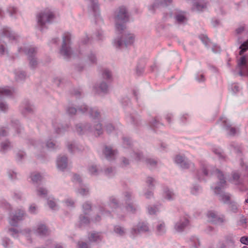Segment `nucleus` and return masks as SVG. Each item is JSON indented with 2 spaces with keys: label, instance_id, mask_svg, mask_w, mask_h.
I'll return each mask as SVG.
<instances>
[{
  "label": "nucleus",
  "instance_id": "f257e3e1",
  "mask_svg": "<svg viewBox=\"0 0 248 248\" xmlns=\"http://www.w3.org/2000/svg\"><path fill=\"white\" fill-rule=\"evenodd\" d=\"M209 171L211 174L217 176L219 182L215 186H212L211 188L213 189L215 194L218 195L219 200L225 204H229L231 202V195L228 193H225L223 189L226 187V182L225 178L218 169L213 168L211 166L205 163L201 165V170L197 172V178L200 181L205 180V177L208 176Z\"/></svg>",
  "mask_w": 248,
  "mask_h": 248
},
{
  "label": "nucleus",
  "instance_id": "f03ea898",
  "mask_svg": "<svg viewBox=\"0 0 248 248\" xmlns=\"http://www.w3.org/2000/svg\"><path fill=\"white\" fill-rule=\"evenodd\" d=\"M78 110L82 113L88 114L94 121V123L100 122L101 115L97 108H91L89 109L85 105H81ZM76 131L78 134H84L89 133H93L95 136H99L102 134L103 130L102 124L100 123L94 124L92 126L89 124H79L76 126Z\"/></svg>",
  "mask_w": 248,
  "mask_h": 248
},
{
  "label": "nucleus",
  "instance_id": "7ed1b4c3",
  "mask_svg": "<svg viewBox=\"0 0 248 248\" xmlns=\"http://www.w3.org/2000/svg\"><path fill=\"white\" fill-rule=\"evenodd\" d=\"M98 212L102 216L111 217L117 214L120 210V204L118 199L113 196L109 197L106 202H101L96 207Z\"/></svg>",
  "mask_w": 248,
  "mask_h": 248
},
{
  "label": "nucleus",
  "instance_id": "20e7f679",
  "mask_svg": "<svg viewBox=\"0 0 248 248\" xmlns=\"http://www.w3.org/2000/svg\"><path fill=\"white\" fill-rule=\"evenodd\" d=\"M0 34L1 36V39L0 40V54L1 56L7 55L8 54L7 45L4 41H2L3 38H6L11 41L12 43L15 44L21 42L23 40L20 36L16 33L12 32L7 27L0 28Z\"/></svg>",
  "mask_w": 248,
  "mask_h": 248
},
{
  "label": "nucleus",
  "instance_id": "39448f33",
  "mask_svg": "<svg viewBox=\"0 0 248 248\" xmlns=\"http://www.w3.org/2000/svg\"><path fill=\"white\" fill-rule=\"evenodd\" d=\"M114 19L116 30L121 31L125 28V23L129 20L127 11L124 6L120 7L114 12Z\"/></svg>",
  "mask_w": 248,
  "mask_h": 248
},
{
  "label": "nucleus",
  "instance_id": "423d86ee",
  "mask_svg": "<svg viewBox=\"0 0 248 248\" xmlns=\"http://www.w3.org/2000/svg\"><path fill=\"white\" fill-rule=\"evenodd\" d=\"M18 51L23 52L28 55L30 61V66L31 68H34L38 64V62L35 57L37 51V48L28 44H23V46L18 47Z\"/></svg>",
  "mask_w": 248,
  "mask_h": 248
},
{
  "label": "nucleus",
  "instance_id": "0eeeda50",
  "mask_svg": "<svg viewBox=\"0 0 248 248\" xmlns=\"http://www.w3.org/2000/svg\"><path fill=\"white\" fill-rule=\"evenodd\" d=\"M52 126L54 128L55 133L50 136V139L48 140L46 142V146L50 149H55L56 148L55 143L52 140V139L57 138L58 135H60L66 130L68 126H63L60 124L57 120L52 121Z\"/></svg>",
  "mask_w": 248,
  "mask_h": 248
},
{
  "label": "nucleus",
  "instance_id": "6e6552de",
  "mask_svg": "<svg viewBox=\"0 0 248 248\" xmlns=\"http://www.w3.org/2000/svg\"><path fill=\"white\" fill-rule=\"evenodd\" d=\"M71 35L69 32L64 33L62 37V43L60 50V53L64 58H68L73 54V51L70 46Z\"/></svg>",
  "mask_w": 248,
  "mask_h": 248
},
{
  "label": "nucleus",
  "instance_id": "1a4fd4ad",
  "mask_svg": "<svg viewBox=\"0 0 248 248\" xmlns=\"http://www.w3.org/2000/svg\"><path fill=\"white\" fill-rule=\"evenodd\" d=\"M235 74L240 76H248V64L246 56H242L237 59V64L234 72Z\"/></svg>",
  "mask_w": 248,
  "mask_h": 248
},
{
  "label": "nucleus",
  "instance_id": "9d476101",
  "mask_svg": "<svg viewBox=\"0 0 248 248\" xmlns=\"http://www.w3.org/2000/svg\"><path fill=\"white\" fill-rule=\"evenodd\" d=\"M54 18V14L50 10L46 9L44 11L40 13L37 16V23L40 26V30H42L43 26L46 24L49 23Z\"/></svg>",
  "mask_w": 248,
  "mask_h": 248
},
{
  "label": "nucleus",
  "instance_id": "9b49d317",
  "mask_svg": "<svg viewBox=\"0 0 248 248\" xmlns=\"http://www.w3.org/2000/svg\"><path fill=\"white\" fill-rule=\"evenodd\" d=\"M9 129L11 131H14L17 134H19L22 131L23 127L18 120L12 121L11 124L8 127H3L0 129V137L7 136L9 133Z\"/></svg>",
  "mask_w": 248,
  "mask_h": 248
},
{
  "label": "nucleus",
  "instance_id": "f8f14e48",
  "mask_svg": "<svg viewBox=\"0 0 248 248\" xmlns=\"http://www.w3.org/2000/svg\"><path fill=\"white\" fill-rule=\"evenodd\" d=\"M150 231L149 226L147 222L140 221L134 225L130 230V235L134 238L142 232H148Z\"/></svg>",
  "mask_w": 248,
  "mask_h": 248
},
{
  "label": "nucleus",
  "instance_id": "ddd939ff",
  "mask_svg": "<svg viewBox=\"0 0 248 248\" xmlns=\"http://www.w3.org/2000/svg\"><path fill=\"white\" fill-rule=\"evenodd\" d=\"M135 41V35L131 33H124L122 38L114 40V45L117 47H121L123 46H127L132 45Z\"/></svg>",
  "mask_w": 248,
  "mask_h": 248
},
{
  "label": "nucleus",
  "instance_id": "4468645a",
  "mask_svg": "<svg viewBox=\"0 0 248 248\" xmlns=\"http://www.w3.org/2000/svg\"><path fill=\"white\" fill-rule=\"evenodd\" d=\"M130 157L131 159H134L137 161H144L147 164V165L152 169L155 167L156 165L157 164V161L154 159L148 158L145 159L141 154L139 151L135 152L132 151L130 153Z\"/></svg>",
  "mask_w": 248,
  "mask_h": 248
},
{
  "label": "nucleus",
  "instance_id": "2eb2a0df",
  "mask_svg": "<svg viewBox=\"0 0 248 248\" xmlns=\"http://www.w3.org/2000/svg\"><path fill=\"white\" fill-rule=\"evenodd\" d=\"M8 232L14 238H17L22 236L25 237L30 242H31V236L32 231L30 229H25L19 232L16 229L11 228L9 229Z\"/></svg>",
  "mask_w": 248,
  "mask_h": 248
},
{
  "label": "nucleus",
  "instance_id": "dca6fc26",
  "mask_svg": "<svg viewBox=\"0 0 248 248\" xmlns=\"http://www.w3.org/2000/svg\"><path fill=\"white\" fill-rule=\"evenodd\" d=\"M26 214L25 211L22 209L16 210L15 213L11 214L9 217V223L11 225L16 226L18 222L23 220Z\"/></svg>",
  "mask_w": 248,
  "mask_h": 248
},
{
  "label": "nucleus",
  "instance_id": "f3484780",
  "mask_svg": "<svg viewBox=\"0 0 248 248\" xmlns=\"http://www.w3.org/2000/svg\"><path fill=\"white\" fill-rule=\"evenodd\" d=\"M174 161L182 169H188L194 167V164L184 156L177 155Z\"/></svg>",
  "mask_w": 248,
  "mask_h": 248
},
{
  "label": "nucleus",
  "instance_id": "a211bd4d",
  "mask_svg": "<svg viewBox=\"0 0 248 248\" xmlns=\"http://www.w3.org/2000/svg\"><path fill=\"white\" fill-rule=\"evenodd\" d=\"M208 220L214 224H220L224 222L225 220L224 216L218 214L214 210H209L206 214Z\"/></svg>",
  "mask_w": 248,
  "mask_h": 248
},
{
  "label": "nucleus",
  "instance_id": "6ab92c4d",
  "mask_svg": "<svg viewBox=\"0 0 248 248\" xmlns=\"http://www.w3.org/2000/svg\"><path fill=\"white\" fill-rule=\"evenodd\" d=\"M189 223L188 217L185 215L181 217L174 224V229L177 232H181L188 225Z\"/></svg>",
  "mask_w": 248,
  "mask_h": 248
},
{
  "label": "nucleus",
  "instance_id": "aec40b11",
  "mask_svg": "<svg viewBox=\"0 0 248 248\" xmlns=\"http://www.w3.org/2000/svg\"><path fill=\"white\" fill-rule=\"evenodd\" d=\"M89 215H85L81 214L79 217V224L80 227L88 225L91 221L93 222H98L101 219V217L100 215H96L91 219L90 218Z\"/></svg>",
  "mask_w": 248,
  "mask_h": 248
},
{
  "label": "nucleus",
  "instance_id": "412c9836",
  "mask_svg": "<svg viewBox=\"0 0 248 248\" xmlns=\"http://www.w3.org/2000/svg\"><path fill=\"white\" fill-rule=\"evenodd\" d=\"M33 232L39 236H46L49 234V231L43 223H38L33 229Z\"/></svg>",
  "mask_w": 248,
  "mask_h": 248
},
{
  "label": "nucleus",
  "instance_id": "4be33fe9",
  "mask_svg": "<svg viewBox=\"0 0 248 248\" xmlns=\"http://www.w3.org/2000/svg\"><path fill=\"white\" fill-rule=\"evenodd\" d=\"M219 122L220 124L224 127L227 131L228 134L231 136L235 135L238 129L232 127L229 124L228 119L225 117H222L220 118Z\"/></svg>",
  "mask_w": 248,
  "mask_h": 248
},
{
  "label": "nucleus",
  "instance_id": "5701e85b",
  "mask_svg": "<svg viewBox=\"0 0 248 248\" xmlns=\"http://www.w3.org/2000/svg\"><path fill=\"white\" fill-rule=\"evenodd\" d=\"M162 196L164 200L172 201L176 199L177 194L172 189L170 188L168 186H164L162 188Z\"/></svg>",
  "mask_w": 248,
  "mask_h": 248
},
{
  "label": "nucleus",
  "instance_id": "b1692460",
  "mask_svg": "<svg viewBox=\"0 0 248 248\" xmlns=\"http://www.w3.org/2000/svg\"><path fill=\"white\" fill-rule=\"evenodd\" d=\"M57 169L61 171H64L68 166V158L65 155H59L56 160Z\"/></svg>",
  "mask_w": 248,
  "mask_h": 248
},
{
  "label": "nucleus",
  "instance_id": "393cba45",
  "mask_svg": "<svg viewBox=\"0 0 248 248\" xmlns=\"http://www.w3.org/2000/svg\"><path fill=\"white\" fill-rule=\"evenodd\" d=\"M34 106L28 100H24L19 106V111L23 115L33 112Z\"/></svg>",
  "mask_w": 248,
  "mask_h": 248
},
{
  "label": "nucleus",
  "instance_id": "a878e982",
  "mask_svg": "<svg viewBox=\"0 0 248 248\" xmlns=\"http://www.w3.org/2000/svg\"><path fill=\"white\" fill-rule=\"evenodd\" d=\"M155 231L158 235L164 234L167 230V227L165 222L163 220H159L154 223Z\"/></svg>",
  "mask_w": 248,
  "mask_h": 248
},
{
  "label": "nucleus",
  "instance_id": "bb28decb",
  "mask_svg": "<svg viewBox=\"0 0 248 248\" xmlns=\"http://www.w3.org/2000/svg\"><path fill=\"white\" fill-rule=\"evenodd\" d=\"M207 7V3L205 0H198L193 4L192 9L193 11L200 12L205 10Z\"/></svg>",
  "mask_w": 248,
  "mask_h": 248
},
{
  "label": "nucleus",
  "instance_id": "cd10ccee",
  "mask_svg": "<svg viewBox=\"0 0 248 248\" xmlns=\"http://www.w3.org/2000/svg\"><path fill=\"white\" fill-rule=\"evenodd\" d=\"M103 153L106 158L109 160L114 159L117 155V152L112 150L109 146H106L103 150Z\"/></svg>",
  "mask_w": 248,
  "mask_h": 248
},
{
  "label": "nucleus",
  "instance_id": "c85d7f7f",
  "mask_svg": "<svg viewBox=\"0 0 248 248\" xmlns=\"http://www.w3.org/2000/svg\"><path fill=\"white\" fill-rule=\"evenodd\" d=\"M95 92L98 93H107L108 90V85L105 81H101L97 83L93 87Z\"/></svg>",
  "mask_w": 248,
  "mask_h": 248
},
{
  "label": "nucleus",
  "instance_id": "c756f323",
  "mask_svg": "<svg viewBox=\"0 0 248 248\" xmlns=\"http://www.w3.org/2000/svg\"><path fill=\"white\" fill-rule=\"evenodd\" d=\"M101 171V169L98 165L92 164L87 167V172L92 176H97Z\"/></svg>",
  "mask_w": 248,
  "mask_h": 248
},
{
  "label": "nucleus",
  "instance_id": "7c9ffc66",
  "mask_svg": "<svg viewBox=\"0 0 248 248\" xmlns=\"http://www.w3.org/2000/svg\"><path fill=\"white\" fill-rule=\"evenodd\" d=\"M76 193L81 196H87L90 193V188L88 186L82 184L79 187L75 188Z\"/></svg>",
  "mask_w": 248,
  "mask_h": 248
},
{
  "label": "nucleus",
  "instance_id": "2f4dec72",
  "mask_svg": "<svg viewBox=\"0 0 248 248\" xmlns=\"http://www.w3.org/2000/svg\"><path fill=\"white\" fill-rule=\"evenodd\" d=\"M88 238L90 242L98 243L102 241L103 235L101 232H93L89 234Z\"/></svg>",
  "mask_w": 248,
  "mask_h": 248
},
{
  "label": "nucleus",
  "instance_id": "473e14b6",
  "mask_svg": "<svg viewBox=\"0 0 248 248\" xmlns=\"http://www.w3.org/2000/svg\"><path fill=\"white\" fill-rule=\"evenodd\" d=\"M29 178L33 184H37L42 180L43 176L38 171H33L31 173Z\"/></svg>",
  "mask_w": 248,
  "mask_h": 248
},
{
  "label": "nucleus",
  "instance_id": "72a5a7b5",
  "mask_svg": "<svg viewBox=\"0 0 248 248\" xmlns=\"http://www.w3.org/2000/svg\"><path fill=\"white\" fill-rule=\"evenodd\" d=\"M105 130L108 134L114 132L118 134L121 131V126L120 125H116V126H114L111 124L108 123L105 125Z\"/></svg>",
  "mask_w": 248,
  "mask_h": 248
},
{
  "label": "nucleus",
  "instance_id": "f704fd0d",
  "mask_svg": "<svg viewBox=\"0 0 248 248\" xmlns=\"http://www.w3.org/2000/svg\"><path fill=\"white\" fill-rule=\"evenodd\" d=\"M14 92V90L11 87H0V98L4 96H10Z\"/></svg>",
  "mask_w": 248,
  "mask_h": 248
},
{
  "label": "nucleus",
  "instance_id": "c9c22d12",
  "mask_svg": "<svg viewBox=\"0 0 248 248\" xmlns=\"http://www.w3.org/2000/svg\"><path fill=\"white\" fill-rule=\"evenodd\" d=\"M35 192L38 196L43 198H46L49 192L47 188L42 186L37 187Z\"/></svg>",
  "mask_w": 248,
  "mask_h": 248
},
{
  "label": "nucleus",
  "instance_id": "e433bc0d",
  "mask_svg": "<svg viewBox=\"0 0 248 248\" xmlns=\"http://www.w3.org/2000/svg\"><path fill=\"white\" fill-rule=\"evenodd\" d=\"M68 151L72 153H75L82 150L81 146L75 142H68L67 144Z\"/></svg>",
  "mask_w": 248,
  "mask_h": 248
},
{
  "label": "nucleus",
  "instance_id": "4c0bfd02",
  "mask_svg": "<svg viewBox=\"0 0 248 248\" xmlns=\"http://www.w3.org/2000/svg\"><path fill=\"white\" fill-rule=\"evenodd\" d=\"M57 202L58 200L52 196H49L47 198V205L53 210H57L59 209Z\"/></svg>",
  "mask_w": 248,
  "mask_h": 248
},
{
  "label": "nucleus",
  "instance_id": "58836bf2",
  "mask_svg": "<svg viewBox=\"0 0 248 248\" xmlns=\"http://www.w3.org/2000/svg\"><path fill=\"white\" fill-rule=\"evenodd\" d=\"M126 204L125 210L128 213L135 214L140 209L139 206L133 202H128L126 203Z\"/></svg>",
  "mask_w": 248,
  "mask_h": 248
},
{
  "label": "nucleus",
  "instance_id": "ea45409f",
  "mask_svg": "<svg viewBox=\"0 0 248 248\" xmlns=\"http://www.w3.org/2000/svg\"><path fill=\"white\" fill-rule=\"evenodd\" d=\"M176 22L179 24H183L186 22V17L184 12H179L175 16Z\"/></svg>",
  "mask_w": 248,
  "mask_h": 248
},
{
  "label": "nucleus",
  "instance_id": "a19ab883",
  "mask_svg": "<svg viewBox=\"0 0 248 248\" xmlns=\"http://www.w3.org/2000/svg\"><path fill=\"white\" fill-rule=\"evenodd\" d=\"M238 42L240 44L239 47L240 49L239 54L240 55H242L243 54L248 50V40L244 41L243 42H240V39H238Z\"/></svg>",
  "mask_w": 248,
  "mask_h": 248
},
{
  "label": "nucleus",
  "instance_id": "79ce46f5",
  "mask_svg": "<svg viewBox=\"0 0 248 248\" xmlns=\"http://www.w3.org/2000/svg\"><path fill=\"white\" fill-rule=\"evenodd\" d=\"M160 204L150 205L147 207L148 213L150 215H155L160 210Z\"/></svg>",
  "mask_w": 248,
  "mask_h": 248
},
{
  "label": "nucleus",
  "instance_id": "37998d69",
  "mask_svg": "<svg viewBox=\"0 0 248 248\" xmlns=\"http://www.w3.org/2000/svg\"><path fill=\"white\" fill-rule=\"evenodd\" d=\"M92 210L91 203L89 202H85L82 204V213L85 215H89Z\"/></svg>",
  "mask_w": 248,
  "mask_h": 248
},
{
  "label": "nucleus",
  "instance_id": "c03bdc74",
  "mask_svg": "<svg viewBox=\"0 0 248 248\" xmlns=\"http://www.w3.org/2000/svg\"><path fill=\"white\" fill-rule=\"evenodd\" d=\"M114 232L120 236H123L125 235L126 231L123 227L116 225L114 227Z\"/></svg>",
  "mask_w": 248,
  "mask_h": 248
},
{
  "label": "nucleus",
  "instance_id": "a18cd8bd",
  "mask_svg": "<svg viewBox=\"0 0 248 248\" xmlns=\"http://www.w3.org/2000/svg\"><path fill=\"white\" fill-rule=\"evenodd\" d=\"M123 200L125 202V204L130 202L134 198V196L131 192L129 191H125L123 194Z\"/></svg>",
  "mask_w": 248,
  "mask_h": 248
},
{
  "label": "nucleus",
  "instance_id": "49530a36",
  "mask_svg": "<svg viewBox=\"0 0 248 248\" xmlns=\"http://www.w3.org/2000/svg\"><path fill=\"white\" fill-rule=\"evenodd\" d=\"M10 148L11 145L10 142L6 140L1 143L0 146V152L4 153L10 150Z\"/></svg>",
  "mask_w": 248,
  "mask_h": 248
},
{
  "label": "nucleus",
  "instance_id": "de8ad7c7",
  "mask_svg": "<svg viewBox=\"0 0 248 248\" xmlns=\"http://www.w3.org/2000/svg\"><path fill=\"white\" fill-rule=\"evenodd\" d=\"M102 77L104 79L110 81L112 79L111 72L108 69L105 68L102 70Z\"/></svg>",
  "mask_w": 248,
  "mask_h": 248
},
{
  "label": "nucleus",
  "instance_id": "09e8293b",
  "mask_svg": "<svg viewBox=\"0 0 248 248\" xmlns=\"http://www.w3.org/2000/svg\"><path fill=\"white\" fill-rule=\"evenodd\" d=\"M155 183L156 181L155 178L150 176L147 177L146 180V183L149 189H153L155 187Z\"/></svg>",
  "mask_w": 248,
  "mask_h": 248
},
{
  "label": "nucleus",
  "instance_id": "8fccbe9b",
  "mask_svg": "<svg viewBox=\"0 0 248 248\" xmlns=\"http://www.w3.org/2000/svg\"><path fill=\"white\" fill-rule=\"evenodd\" d=\"M9 110V106L7 103L3 100H0V111L6 113Z\"/></svg>",
  "mask_w": 248,
  "mask_h": 248
},
{
  "label": "nucleus",
  "instance_id": "3c124183",
  "mask_svg": "<svg viewBox=\"0 0 248 248\" xmlns=\"http://www.w3.org/2000/svg\"><path fill=\"white\" fill-rule=\"evenodd\" d=\"M202 191V187L198 185H193L190 190L191 193L193 195H197Z\"/></svg>",
  "mask_w": 248,
  "mask_h": 248
},
{
  "label": "nucleus",
  "instance_id": "603ef678",
  "mask_svg": "<svg viewBox=\"0 0 248 248\" xmlns=\"http://www.w3.org/2000/svg\"><path fill=\"white\" fill-rule=\"evenodd\" d=\"M72 180L73 183H74L76 185H78V186L83 184L82 178L78 174H74L72 177Z\"/></svg>",
  "mask_w": 248,
  "mask_h": 248
},
{
  "label": "nucleus",
  "instance_id": "864d4df0",
  "mask_svg": "<svg viewBox=\"0 0 248 248\" xmlns=\"http://www.w3.org/2000/svg\"><path fill=\"white\" fill-rule=\"evenodd\" d=\"M15 76L16 80H23L26 77V73L21 70H16L15 72Z\"/></svg>",
  "mask_w": 248,
  "mask_h": 248
},
{
  "label": "nucleus",
  "instance_id": "5fc2aeb1",
  "mask_svg": "<svg viewBox=\"0 0 248 248\" xmlns=\"http://www.w3.org/2000/svg\"><path fill=\"white\" fill-rule=\"evenodd\" d=\"M247 223V219L243 215H241L240 216L239 219L237 222L238 226H241L245 228Z\"/></svg>",
  "mask_w": 248,
  "mask_h": 248
},
{
  "label": "nucleus",
  "instance_id": "6e6d98bb",
  "mask_svg": "<svg viewBox=\"0 0 248 248\" xmlns=\"http://www.w3.org/2000/svg\"><path fill=\"white\" fill-rule=\"evenodd\" d=\"M230 90L233 93L236 94L240 92L241 86L237 83H233L232 84Z\"/></svg>",
  "mask_w": 248,
  "mask_h": 248
},
{
  "label": "nucleus",
  "instance_id": "4d7b16f0",
  "mask_svg": "<svg viewBox=\"0 0 248 248\" xmlns=\"http://www.w3.org/2000/svg\"><path fill=\"white\" fill-rule=\"evenodd\" d=\"M7 174L8 178L11 180H15L17 178V174L16 172L12 170H8L7 171Z\"/></svg>",
  "mask_w": 248,
  "mask_h": 248
},
{
  "label": "nucleus",
  "instance_id": "13d9d810",
  "mask_svg": "<svg viewBox=\"0 0 248 248\" xmlns=\"http://www.w3.org/2000/svg\"><path fill=\"white\" fill-rule=\"evenodd\" d=\"M2 245L5 248H10L12 246V242L8 238L5 237L2 239Z\"/></svg>",
  "mask_w": 248,
  "mask_h": 248
},
{
  "label": "nucleus",
  "instance_id": "bf43d9fd",
  "mask_svg": "<svg viewBox=\"0 0 248 248\" xmlns=\"http://www.w3.org/2000/svg\"><path fill=\"white\" fill-rule=\"evenodd\" d=\"M87 59L91 63H94L96 62L97 59L95 54L93 52H90L88 53L87 54Z\"/></svg>",
  "mask_w": 248,
  "mask_h": 248
},
{
  "label": "nucleus",
  "instance_id": "052dcab7",
  "mask_svg": "<svg viewBox=\"0 0 248 248\" xmlns=\"http://www.w3.org/2000/svg\"><path fill=\"white\" fill-rule=\"evenodd\" d=\"M246 28V26L244 24L239 25L238 27L235 29V33L237 35H240L243 33Z\"/></svg>",
  "mask_w": 248,
  "mask_h": 248
},
{
  "label": "nucleus",
  "instance_id": "680f3d73",
  "mask_svg": "<svg viewBox=\"0 0 248 248\" xmlns=\"http://www.w3.org/2000/svg\"><path fill=\"white\" fill-rule=\"evenodd\" d=\"M153 189H145L143 192V196L145 198L149 199L152 198L154 196V193L152 191Z\"/></svg>",
  "mask_w": 248,
  "mask_h": 248
},
{
  "label": "nucleus",
  "instance_id": "e2e57ef3",
  "mask_svg": "<svg viewBox=\"0 0 248 248\" xmlns=\"http://www.w3.org/2000/svg\"><path fill=\"white\" fill-rule=\"evenodd\" d=\"M64 203L67 207H73L75 204V201L71 198H67L64 200Z\"/></svg>",
  "mask_w": 248,
  "mask_h": 248
},
{
  "label": "nucleus",
  "instance_id": "0e129e2a",
  "mask_svg": "<svg viewBox=\"0 0 248 248\" xmlns=\"http://www.w3.org/2000/svg\"><path fill=\"white\" fill-rule=\"evenodd\" d=\"M230 210L233 213H236L238 212V207L239 205L238 203L234 202H231L230 203Z\"/></svg>",
  "mask_w": 248,
  "mask_h": 248
},
{
  "label": "nucleus",
  "instance_id": "69168bd1",
  "mask_svg": "<svg viewBox=\"0 0 248 248\" xmlns=\"http://www.w3.org/2000/svg\"><path fill=\"white\" fill-rule=\"evenodd\" d=\"M191 242V245L194 248H198L200 245V241L198 238L196 237H193L190 239Z\"/></svg>",
  "mask_w": 248,
  "mask_h": 248
},
{
  "label": "nucleus",
  "instance_id": "338daca9",
  "mask_svg": "<svg viewBox=\"0 0 248 248\" xmlns=\"http://www.w3.org/2000/svg\"><path fill=\"white\" fill-rule=\"evenodd\" d=\"M195 79L196 81L199 82H203L205 80L204 75L201 73H198L196 74Z\"/></svg>",
  "mask_w": 248,
  "mask_h": 248
},
{
  "label": "nucleus",
  "instance_id": "774afa93",
  "mask_svg": "<svg viewBox=\"0 0 248 248\" xmlns=\"http://www.w3.org/2000/svg\"><path fill=\"white\" fill-rule=\"evenodd\" d=\"M239 174L237 172H234L232 174V181L235 185H239L240 184L239 180Z\"/></svg>",
  "mask_w": 248,
  "mask_h": 248
}]
</instances>
